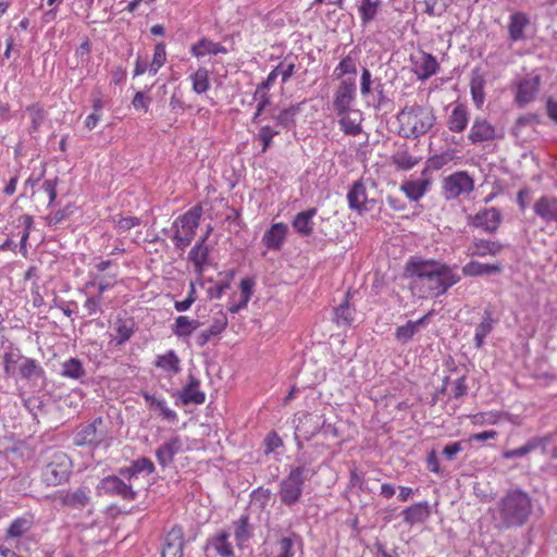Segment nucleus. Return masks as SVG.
<instances>
[{
  "label": "nucleus",
  "mask_w": 557,
  "mask_h": 557,
  "mask_svg": "<svg viewBox=\"0 0 557 557\" xmlns=\"http://www.w3.org/2000/svg\"><path fill=\"white\" fill-rule=\"evenodd\" d=\"M148 407L150 410L157 412L162 419L176 422L177 414L175 411L168 408L166 403L163 398H158L154 395H149L147 393L143 394Z\"/></svg>",
  "instance_id": "2f4dec72"
},
{
  "label": "nucleus",
  "mask_w": 557,
  "mask_h": 557,
  "mask_svg": "<svg viewBox=\"0 0 557 557\" xmlns=\"http://www.w3.org/2000/svg\"><path fill=\"white\" fill-rule=\"evenodd\" d=\"M287 234V225L275 223L263 235L262 242L269 249H281Z\"/></svg>",
  "instance_id": "bb28decb"
},
{
  "label": "nucleus",
  "mask_w": 557,
  "mask_h": 557,
  "mask_svg": "<svg viewBox=\"0 0 557 557\" xmlns=\"http://www.w3.org/2000/svg\"><path fill=\"white\" fill-rule=\"evenodd\" d=\"M463 450L462 442H454L447 444L443 449L444 457L451 461L455 459L456 455Z\"/></svg>",
  "instance_id": "774afa93"
},
{
  "label": "nucleus",
  "mask_w": 557,
  "mask_h": 557,
  "mask_svg": "<svg viewBox=\"0 0 557 557\" xmlns=\"http://www.w3.org/2000/svg\"><path fill=\"white\" fill-rule=\"evenodd\" d=\"M469 121V113L467 107L457 104L447 120V127L450 132L461 133L466 129Z\"/></svg>",
  "instance_id": "c756f323"
},
{
  "label": "nucleus",
  "mask_w": 557,
  "mask_h": 557,
  "mask_svg": "<svg viewBox=\"0 0 557 557\" xmlns=\"http://www.w3.org/2000/svg\"><path fill=\"white\" fill-rule=\"evenodd\" d=\"M414 73L421 81H425L436 74L438 70V63L434 55L430 53H423L421 59L414 64Z\"/></svg>",
  "instance_id": "c85d7f7f"
},
{
  "label": "nucleus",
  "mask_w": 557,
  "mask_h": 557,
  "mask_svg": "<svg viewBox=\"0 0 557 557\" xmlns=\"http://www.w3.org/2000/svg\"><path fill=\"white\" fill-rule=\"evenodd\" d=\"M496 321L492 317V311L485 309L482 321L475 329L474 344L478 349L484 345V338L493 331Z\"/></svg>",
  "instance_id": "f704fd0d"
},
{
  "label": "nucleus",
  "mask_w": 557,
  "mask_h": 557,
  "mask_svg": "<svg viewBox=\"0 0 557 557\" xmlns=\"http://www.w3.org/2000/svg\"><path fill=\"white\" fill-rule=\"evenodd\" d=\"M530 24V18L523 12H515L510 15L508 24V35L511 41H521L525 39L524 30Z\"/></svg>",
  "instance_id": "b1692460"
},
{
  "label": "nucleus",
  "mask_w": 557,
  "mask_h": 557,
  "mask_svg": "<svg viewBox=\"0 0 557 557\" xmlns=\"http://www.w3.org/2000/svg\"><path fill=\"white\" fill-rule=\"evenodd\" d=\"M136 322L129 317H117L110 326L109 344L115 347L124 345L134 335Z\"/></svg>",
  "instance_id": "9b49d317"
},
{
  "label": "nucleus",
  "mask_w": 557,
  "mask_h": 557,
  "mask_svg": "<svg viewBox=\"0 0 557 557\" xmlns=\"http://www.w3.org/2000/svg\"><path fill=\"white\" fill-rule=\"evenodd\" d=\"M72 461L63 451H53L41 469V480L48 486L66 483L71 476Z\"/></svg>",
  "instance_id": "423d86ee"
},
{
  "label": "nucleus",
  "mask_w": 557,
  "mask_h": 557,
  "mask_svg": "<svg viewBox=\"0 0 557 557\" xmlns=\"http://www.w3.org/2000/svg\"><path fill=\"white\" fill-rule=\"evenodd\" d=\"M73 213L72 207L66 206L63 209L50 213L46 216V222L49 226H55L66 220Z\"/></svg>",
  "instance_id": "bf43d9fd"
},
{
  "label": "nucleus",
  "mask_w": 557,
  "mask_h": 557,
  "mask_svg": "<svg viewBox=\"0 0 557 557\" xmlns=\"http://www.w3.org/2000/svg\"><path fill=\"white\" fill-rule=\"evenodd\" d=\"M474 189V180L467 171H458L443 181V194L447 200L457 199L461 195H469Z\"/></svg>",
  "instance_id": "0eeeda50"
},
{
  "label": "nucleus",
  "mask_w": 557,
  "mask_h": 557,
  "mask_svg": "<svg viewBox=\"0 0 557 557\" xmlns=\"http://www.w3.org/2000/svg\"><path fill=\"white\" fill-rule=\"evenodd\" d=\"M347 200L351 210L358 211L359 213L370 210V208L367 207L369 202L367 189L361 181H357L352 184L347 194Z\"/></svg>",
  "instance_id": "4be33fe9"
},
{
  "label": "nucleus",
  "mask_w": 557,
  "mask_h": 557,
  "mask_svg": "<svg viewBox=\"0 0 557 557\" xmlns=\"http://www.w3.org/2000/svg\"><path fill=\"white\" fill-rule=\"evenodd\" d=\"M278 135V132L273 129L271 126L265 125L262 126L258 134L257 139L262 143L261 152L264 153L272 145V139L274 136Z\"/></svg>",
  "instance_id": "4d7b16f0"
},
{
  "label": "nucleus",
  "mask_w": 557,
  "mask_h": 557,
  "mask_svg": "<svg viewBox=\"0 0 557 557\" xmlns=\"http://www.w3.org/2000/svg\"><path fill=\"white\" fill-rule=\"evenodd\" d=\"M201 215V206H194L173 222V242L177 249L184 250L187 246L190 245L195 237Z\"/></svg>",
  "instance_id": "39448f33"
},
{
  "label": "nucleus",
  "mask_w": 557,
  "mask_h": 557,
  "mask_svg": "<svg viewBox=\"0 0 557 557\" xmlns=\"http://www.w3.org/2000/svg\"><path fill=\"white\" fill-rule=\"evenodd\" d=\"M83 363L77 358H70L62 363L61 375L64 377L79 380L85 375Z\"/></svg>",
  "instance_id": "a19ab883"
},
{
  "label": "nucleus",
  "mask_w": 557,
  "mask_h": 557,
  "mask_svg": "<svg viewBox=\"0 0 557 557\" xmlns=\"http://www.w3.org/2000/svg\"><path fill=\"white\" fill-rule=\"evenodd\" d=\"M40 368L34 359L26 358L20 367V373L25 379H32L38 374Z\"/></svg>",
  "instance_id": "e2e57ef3"
},
{
  "label": "nucleus",
  "mask_w": 557,
  "mask_h": 557,
  "mask_svg": "<svg viewBox=\"0 0 557 557\" xmlns=\"http://www.w3.org/2000/svg\"><path fill=\"white\" fill-rule=\"evenodd\" d=\"M497 137L495 127L485 119L476 117L470 128L468 135L469 140L473 144L491 141Z\"/></svg>",
  "instance_id": "dca6fc26"
},
{
  "label": "nucleus",
  "mask_w": 557,
  "mask_h": 557,
  "mask_svg": "<svg viewBox=\"0 0 557 557\" xmlns=\"http://www.w3.org/2000/svg\"><path fill=\"white\" fill-rule=\"evenodd\" d=\"M339 116V125L341 129L346 135L357 136L361 133V113L358 110H349L343 114H337Z\"/></svg>",
  "instance_id": "393cba45"
},
{
  "label": "nucleus",
  "mask_w": 557,
  "mask_h": 557,
  "mask_svg": "<svg viewBox=\"0 0 557 557\" xmlns=\"http://www.w3.org/2000/svg\"><path fill=\"white\" fill-rule=\"evenodd\" d=\"M420 162V158L413 157L407 150L397 151L392 157V163L397 170L409 171Z\"/></svg>",
  "instance_id": "79ce46f5"
},
{
  "label": "nucleus",
  "mask_w": 557,
  "mask_h": 557,
  "mask_svg": "<svg viewBox=\"0 0 557 557\" xmlns=\"http://www.w3.org/2000/svg\"><path fill=\"white\" fill-rule=\"evenodd\" d=\"M451 159L453 157L448 152L434 154L426 160L425 164L432 171H438L442 168H444L449 161H451Z\"/></svg>",
  "instance_id": "052dcab7"
},
{
  "label": "nucleus",
  "mask_w": 557,
  "mask_h": 557,
  "mask_svg": "<svg viewBox=\"0 0 557 557\" xmlns=\"http://www.w3.org/2000/svg\"><path fill=\"white\" fill-rule=\"evenodd\" d=\"M417 327L413 324V321H408L405 325L398 326L395 332V337L397 341L401 343L409 342L414 334H417Z\"/></svg>",
  "instance_id": "13d9d810"
},
{
  "label": "nucleus",
  "mask_w": 557,
  "mask_h": 557,
  "mask_svg": "<svg viewBox=\"0 0 557 557\" xmlns=\"http://www.w3.org/2000/svg\"><path fill=\"white\" fill-rule=\"evenodd\" d=\"M190 79L193 82V90L196 94H203L210 87L209 82V72L205 67H199L191 76Z\"/></svg>",
  "instance_id": "a18cd8bd"
},
{
  "label": "nucleus",
  "mask_w": 557,
  "mask_h": 557,
  "mask_svg": "<svg viewBox=\"0 0 557 557\" xmlns=\"http://www.w3.org/2000/svg\"><path fill=\"white\" fill-rule=\"evenodd\" d=\"M504 245L498 240L474 238L469 247V255L472 257L497 256Z\"/></svg>",
  "instance_id": "412c9836"
},
{
  "label": "nucleus",
  "mask_w": 557,
  "mask_h": 557,
  "mask_svg": "<svg viewBox=\"0 0 557 557\" xmlns=\"http://www.w3.org/2000/svg\"><path fill=\"white\" fill-rule=\"evenodd\" d=\"M184 531L181 525H174L166 534L161 557H184Z\"/></svg>",
  "instance_id": "ddd939ff"
},
{
  "label": "nucleus",
  "mask_w": 557,
  "mask_h": 557,
  "mask_svg": "<svg viewBox=\"0 0 557 557\" xmlns=\"http://www.w3.org/2000/svg\"><path fill=\"white\" fill-rule=\"evenodd\" d=\"M230 536L231 534L228 531L220 530L207 540L205 550H212L214 552L215 556L219 557H233L234 549L232 543L230 542Z\"/></svg>",
  "instance_id": "4468645a"
},
{
  "label": "nucleus",
  "mask_w": 557,
  "mask_h": 557,
  "mask_svg": "<svg viewBox=\"0 0 557 557\" xmlns=\"http://www.w3.org/2000/svg\"><path fill=\"white\" fill-rule=\"evenodd\" d=\"M103 424L102 418H97L92 422L78 428L74 435L76 446H98L104 440V433L100 429Z\"/></svg>",
  "instance_id": "9d476101"
},
{
  "label": "nucleus",
  "mask_w": 557,
  "mask_h": 557,
  "mask_svg": "<svg viewBox=\"0 0 557 557\" xmlns=\"http://www.w3.org/2000/svg\"><path fill=\"white\" fill-rule=\"evenodd\" d=\"M234 536L237 545L240 547L252 536V528L249 523V516L243 515L233 523Z\"/></svg>",
  "instance_id": "4c0bfd02"
},
{
  "label": "nucleus",
  "mask_w": 557,
  "mask_h": 557,
  "mask_svg": "<svg viewBox=\"0 0 557 557\" xmlns=\"http://www.w3.org/2000/svg\"><path fill=\"white\" fill-rule=\"evenodd\" d=\"M484 84L483 76L476 75L472 77L470 83L471 95L476 107H481L484 101Z\"/></svg>",
  "instance_id": "603ef678"
},
{
  "label": "nucleus",
  "mask_w": 557,
  "mask_h": 557,
  "mask_svg": "<svg viewBox=\"0 0 557 557\" xmlns=\"http://www.w3.org/2000/svg\"><path fill=\"white\" fill-rule=\"evenodd\" d=\"M541 123H542L541 116L536 113H528V114L521 115L516 120V123L511 129V134L518 138V137H520V133L523 127L529 126V125H537Z\"/></svg>",
  "instance_id": "8fccbe9b"
},
{
  "label": "nucleus",
  "mask_w": 557,
  "mask_h": 557,
  "mask_svg": "<svg viewBox=\"0 0 557 557\" xmlns=\"http://www.w3.org/2000/svg\"><path fill=\"white\" fill-rule=\"evenodd\" d=\"M375 111H381L393 104L392 99L385 91V84L380 81L373 86L372 101L369 102Z\"/></svg>",
  "instance_id": "58836bf2"
},
{
  "label": "nucleus",
  "mask_w": 557,
  "mask_h": 557,
  "mask_svg": "<svg viewBox=\"0 0 557 557\" xmlns=\"http://www.w3.org/2000/svg\"><path fill=\"white\" fill-rule=\"evenodd\" d=\"M334 311L337 324L350 325L354 320V310L350 308L347 297Z\"/></svg>",
  "instance_id": "3c124183"
},
{
  "label": "nucleus",
  "mask_w": 557,
  "mask_h": 557,
  "mask_svg": "<svg viewBox=\"0 0 557 557\" xmlns=\"http://www.w3.org/2000/svg\"><path fill=\"white\" fill-rule=\"evenodd\" d=\"M207 233L200 242H198L189 251V260L194 263L199 274L203 271V265L207 262L209 256V249L205 245V242L208 238Z\"/></svg>",
  "instance_id": "e433bc0d"
},
{
  "label": "nucleus",
  "mask_w": 557,
  "mask_h": 557,
  "mask_svg": "<svg viewBox=\"0 0 557 557\" xmlns=\"http://www.w3.org/2000/svg\"><path fill=\"white\" fill-rule=\"evenodd\" d=\"M165 55V45L163 42L157 44L154 47L153 60L150 65V72L157 73V71L164 64Z\"/></svg>",
  "instance_id": "680f3d73"
},
{
  "label": "nucleus",
  "mask_w": 557,
  "mask_h": 557,
  "mask_svg": "<svg viewBox=\"0 0 557 557\" xmlns=\"http://www.w3.org/2000/svg\"><path fill=\"white\" fill-rule=\"evenodd\" d=\"M21 359L18 354L13 351L5 352L3 356V364L5 374L10 375L14 372L15 364Z\"/></svg>",
  "instance_id": "338daca9"
},
{
  "label": "nucleus",
  "mask_w": 557,
  "mask_h": 557,
  "mask_svg": "<svg viewBox=\"0 0 557 557\" xmlns=\"http://www.w3.org/2000/svg\"><path fill=\"white\" fill-rule=\"evenodd\" d=\"M533 497L520 487L509 488L496 503L493 511L495 528L508 530L524 525L533 513Z\"/></svg>",
  "instance_id": "f03ea898"
},
{
  "label": "nucleus",
  "mask_w": 557,
  "mask_h": 557,
  "mask_svg": "<svg viewBox=\"0 0 557 557\" xmlns=\"http://www.w3.org/2000/svg\"><path fill=\"white\" fill-rule=\"evenodd\" d=\"M98 491L100 494L119 495L126 500H133L136 497V492L115 475L102 479L98 485Z\"/></svg>",
  "instance_id": "f8f14e48"
},
{
  "label": "nucleus",
  "mask_w": 557,
  "mask_h": 557,
  "mask_svg": "<svg viewBox=\"0 0 557 557\" xmlns=\"http://www.w3.org/2000/svg\"><path fill=\"white\" fill-rule=\"evenodd\" d=\"M356 98V81L352 77L342 79L334 92L333 109L336 114H343L350 110Z\"/></svg>",
  "instance_id": "1a4fd4ad"
},
{
  "label": "nucleus",
  "mask_w": 557,
  "mask_h": 557,
  "mask_svg": "<svg viewBox=\"0 0 557 557\" xmlns=\"http://www.w3.org/2000/svg\"><path fill=\"white\" fill-rule=\"evenodd\" d=\"M34 525V515L25 513L15 518L7 529V536L17 539L28 532Z\"/></svg>",
  "instance_id": "473e14b6"
},
{
  "label": "nucleus",
  "mask_w": 557,
  "mask_h": 557,
  "mask_svg": "<svg viewBox=\"0 0 557 557\" xmlns=\"http://www.w3.org/2000/svg\"><path fill=\"white\" fill-rule=\"evenodd\" d=\"M382 0H361L359 5V14L363 26L371 23L379 13Z\"/></svg>",
  "instance_id": "ea45409f"
},
{
  "label": "nucleus",
  "mask_w": 557,
  "mask_h": 557,
  "mask_svg": "<svg viewBox=\"0 0 557 557\" xmlns=\"http://www.w3.org/2000/svg\"><path fill=\"white\" fill-rule=\"evenodd\" d=\"M503 223V214L499 209L484 208L475 214L468 215V225L481 228L488 234H494Z\"/></svg>",
  "instance_id": "6e6552de"
},
{
  "label": "nucleus",
  "mask_w": 557,
  "mask_h": 557,
  "mask_svg": "<svg viewBox=\"0 0 557 557\" xmlns=\"http://www.w3.org/2000/svg\"><path fill=\"white\" fill-rule=\"evenodd\" d=\"M401 515L407 524L413 525L426 521L431 515V508L428 502H420L404 509Z\"/></svg>",
  "instance_id": "5701e85b"
},
{
  "label": "nucleus",
  "mask_w": 557,
  "mask_h": 557,
  "mask_svg": "<svg viewBox=\"0 0 557 557\" xmlns=\"http://www.w3.org/2000/svg\"><path fill=\"white\" fill-rule=\"evenodd\" d=\"M183 450V442L180 436L171 437L166 443L162 444L156 451L158 462L164 468L172 463L176 454Z\"/></svg>",
  "instance_id": "aec40b11"
},
{
  "label": "nucleus",
  "mask_w": 557,
  "mask_h": 557,
  "mask_svg": "<svg viewBox=\"0 0 557 557\" xmlns=\"http://www.w3.org/2000/svg\"><path fill=\"white\" fill-rule=\"evenodd\" d=\"M198 321L189 320V318L185 315H180L175 320L174 333L180 337L188 336L198 327Z\"/></svg>",
  "instance_id": "de8ad7c7"
},
{
  "label": "nucleus",
  "mask_w": 557,
  "mask_h": 557,
  "mask_svg": "<svg viewBox=\"0 0 557 557\" xmlns=\"http://www.w3.org/2000/svg\"><path fill=\"white\" fill-rule=\"evenodd\" d=\"M277 75H281L282 83H286L294 74L295 72V64L294 63H285L281 62L278 65L274 67Z\"/></svg>",
  "instance_id": "69168bd1"
},
{
  "label": "nucleus",
  "mask_w": 557,
  "mask_h": 557,
  "mask_svg": "<svg viewBox=\"0 0 557 557\" xmlns=\"http://www.w3.org/2000/svg\"><path fill=\"white\" fill-rule=\"evenodd\" d=\"M400 134L405 138H419L435 124L436 116L430 107L420 104L405 106L397 114Z\"/></svg>",
  "instance_id": "7ed1b4c3"
},
{
  "label": "nucleus",
  "mask_w": 557,
  "mask_h": 557,
  "mask_svg": "<svg viewBox=\"0 0 557 557\" xmlns=\"http://www.w3.org/2000/svg\"><path fill=\"white\" fill-rule=\"evenodd\" d=\"M191 53L196 58H201L207 54L226 53L227 50L219 42H213L210 39L202 38L191 47Z\"/></svg>",
  "instance_id": "c9c22d12"
},
{
  "label": "nucleus",
  "mask_w": 557,
  "mask_h": 557,
  "mask_svg": "<svg viewBox=\"0 0 557 557\" xmlns=\"http://www.w3.org/2000/svg\"><path fill=\"white\" fill-rule=\"evenodd\" d=\"M410 289L419 298L430 299L445 295L460 280L456 265L436 259L411 257L405 264Z\"/></svg>",
  "instance_id": "f257e3e1"
},
{
  "label": "nucleus",
  "mask_w": 557,
  "mask_h": 557,
  "mask_svg": "<svg viewBox=\"0 0 557 557\" xmlns=\"http://www.w3.org/2000/svg\"><path fill=\"white\" fill-rule=\"evenodd\" d=\"M534 213L545 223H557V198L554 196H542L533 206Z\"/></svg>",
  "instance_id": "a211bd4d"
},
{
  "label": "nucleus",
  "mask_w": 557,
  "mask_h": 557,
  "mask_svg": "<svg viewBox=\"0 0 557 557\" xmlns=\"http://www.w3.org/2000/svg\"><path fill=\"white\" fill-rule=\"evenodd\" d=\"M226 326L227 318L223 312H221L220 315L214 319V321L212 322L208 330H205L198 334L196 338L197 345L203 347L211 339L212 336L221 334Z\"/></svg>",
  "instance_id": "72a5a7b5"
},
{
  "label": "nucleus",
  "mask_w": 557,
  "mask_h": 557,
  "mask_svg": "<svg viewBox=\"0 0 557 557\" xmlns=\"http://www.w3.org/2000/svg\"><path fill=\"white\" fill-rule=\"evenodd\" d=\"M400 190L410 201L417 202L429 191V183L426 180L404 181Z\"/></svg>",
  "instance_id": "cd10ccee"
},
{
  "label": "nucleus",
  "mask_w": 557,
  "mask_h": 557,
  "mask_svg": "<svg viewBox=\"0 0 557 557\" xmlns=\"http://www.w3.org/2000/svg\"><path fill=\"white\" fill-rule=\"evenodd\" d=\"M503 271V267L499 263L495 264H487V263H481L475 260H471L467 264L462 267V273L466 276H484V275H492V274H499Z\"/></svg>",
  "instance_id": "a878e982"
},
{
  "label": "nucleus",
  "mask_w": 557,
  "mask_h": 557,
  "mask_svg": "<svg viewBox=\"0 0 557 557\" xmlns=\"http://www.w3.org/2000/svg\"><path fill=\"white\" fill-rule=\"evenodd\" d=\"M357 73V58L352 55V52L344 57L338 65L334 70V76L336 79H341L343 76Z\"/></svg>",
  "instance_id": "37998d69"
},
{
  "label": "nucleus",
  "mask_w": 557,
  "mask_h": 557,
  "mask_svg": "<svg viewBox=\"0 0 557 557\" xmlns=\"http://www.w3.org/2000/svg\"><path fill=\"white\" fill-rule=\"evenodd\" d=\"M317 208H309L305 211L298 212L294 216L292 226L300 237H309L313 234V218L317 215Z\"/></svg>",
  "instance_id": "6ab92c4d"
},
{
  "label": "nucleus",
  "mask_w": 557,
  "mask_h": 557,
  "mask_svg": "<svg viewBox=\"0 0 557 557\" xmlns=\"http://www.w3.org/2000/svg\"><path fill=\"white\" fill-rule=\"evenodd\" d=\"M200 381L194 375L188 376L187 384L178 392L177 397L183 405H201L206 400V395L199 389Z\"/></svg>",
  "instance_id": "f3484780"
},
{
  "label": "nucleus",
  "mask_w": 557,
  "mask_h": 557,
  "mask_svg": "<svg viewBox=\"0 0 557 557\" xmlns=\"http://www.w3.org/2000/svg\"><path fill=\"white\" fill-rule=\"evenodd\" d=\"M537 441H541L539 448H541L543 453L549 454L553 458H557V432L537 437Z\"/></svg>",
  "instance_id": "5fc2aeb1"
},
{
  "label": "nucleus",
  "mask_w": 557,
  "mask_h": 557,
  "mask_svg": "<svg viewBox=\"0 0 557 557\" xmlns=\"http://www.w3.org/2000/svg\"><path fill=\"white\" fill-rule=\"evenodd\" d=\"M26 110L29 112L32 120L30 132H38L47 116L46 110L39 103L29 104Z\"/></svg>",
  "instance_id": "09e8293b"
},
{
  "label": "nucleus",
  "mask_w": 557,
  "mask_h": 557,
  "mask_svg": "<svg viewBox=\"0 0 557 557\" xmlns=\"http://www.w3.org/2000/svg\"><path fill=\"white\" fill-rule=\"evenodd\" d=\"M156 366L174 374L181 371L180 359L173 350L168 351L163 356H159Z\"/></svg>",
  "instance_id": "49530a36"
},
{
  "label": "nucleus",
  "mask_w": 557,
  "mask_h": 557,
  "mask_svg": "<svg viewBox=\"0 0 557 557\" xmlns=\"http://www.w3.org/2000/svg\"><path fill=\"white\" fill-rule=\"evenodd\" d=\"M313 417L308 414L304 419L299 420L298 425L296 426V438L300 435L305 440H310L319 430V422H314L313 429L311 431L307 430V424L312 423Z\"/></svg>",
  "instance_id": "864d4df0"
},
{
  "label": "nucleus",
  "mask_w": 557,
  "mask_h": 557,
  "mask_svg": "<svg viewBox=\"0 0 557 557\" xmlns=\"http://www.w3.org/2000/svg\"><path fill=\"white\" fill-rule=\"evenodd\" d=\"M280 553L275 557H294V540L289 536L282 537L277 542Z\"/></svg>",
  "instance_id": "0e129e2a"
},
{
  "label": "nucleus",
  "mask_w": 557,
  "mask_h": 557,
  "mask_svg": "<svg viewBox=\"0 0 557 557\" xmlns=\"http://www.w3.org/2000/svg\"><path fill=\"white\" fill-rule=\"evenodd\" d=\"M540 83L541 78L539 75L520 81L516 94V102L519 107L523 108L536 98L540 90Z\"/></svg>",
  "instance_id": "2eb2a0df"
},
{
  "label": "nucleus",
  "mask_w": 557,
  "mask_h": 557,
  "mask_svg": "<svg viewBox=\"0 0 557 557\" xmlns=\"http://www.w3.org/2000/svg\"><path fill=\"white\" fill-rule=\"evenodd\" d=\"M540 443H541V441H537V437H532L524 445H522L519 448L504 450L502 456L505 459H515V458L524 457L525 455H528L531 451L539 448Z\"/></svg>",
  "instance_id": "c03bdc74"
},
{
  "label": "nucleus",
  "mask_w": 557,
  "mask_h": 557,
  "mask_svg": "<svg viewBox=\"0 0 557 557\" xmlns=\"http://www.w3.org/2000/svg\"><path fill=\"white\" fill-rule=\"evenodd\" d=\"M253 99L258 101V104L252 116V122L258 123L265 108L271 104V97L268 92L255 91Z\"/></svg>",
  "instance_id": "6e6d98bb"
},
{
  "label": "nucleus",
  "mask_w": 557,
  "mask_h": 557,
  "mask_svg": "<svg viewBox=\"0 0 557 557\" xmlns=\"http://www.w3.org/2000/svg\"><path fill=\"white\" fill-rule=\"evenodd\" d=\"M301 104L302 102L290 104L289 107L280 110L277 114H273L272 119L275 121L276 125L286 129H292L296 126V116L301 111Z\"/></svg>",
  "instance_id": "7c9ffc66"
},
{
  "label": "nucleus",
  "mask_w": 557,
  "mask_h": 557,
  "mask_svg": "<svg viewBox=\"0 0 557 557\" xmlns=\"http://www.w3.org/2000/svg\"><path fill=\"white\" fill-rule=\"evenodd\" d=\"M297 465L287 476L280 482L278 496L283 505L293 507L300 502L306 481L317 474V470L302 458H297Z\"/></svg>",
  "instance_id": "20e7f679"
}]
</instances>
